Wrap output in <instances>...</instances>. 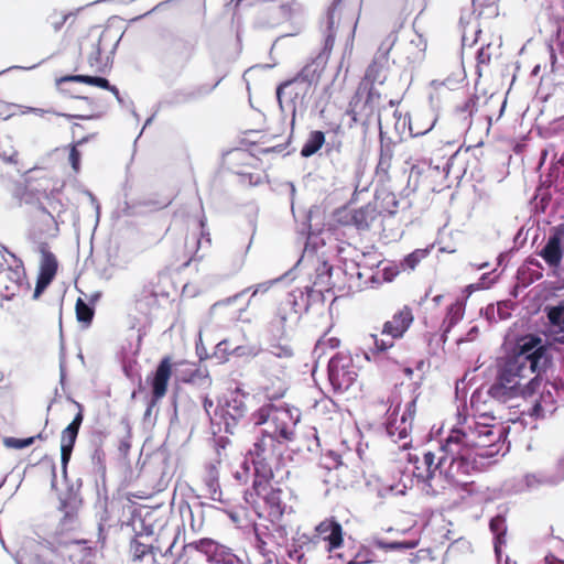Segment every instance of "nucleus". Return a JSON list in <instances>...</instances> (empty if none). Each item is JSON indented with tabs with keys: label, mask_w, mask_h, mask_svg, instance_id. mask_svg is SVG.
I'll return each instance as SVG.
<instances>
[{
	"label": "nucleus",
	"mask_w": 564,
	"mask_h": 564,
	"mask_svg": "<svg viewBox=\"0 0 564 564\" xmlns=\"http://www.w3.org/2000/svg\"><path fill=\"white\" fill-rule=\"evenodd\" d=\"M503 427L476 424L468 430L454 427L442 444L441 449L451 455L449 471L469 475L479 469L478 458L498 455L505 445L501 442Z\"/></svg>",
	"instance_id": "1"
},
{
	"label": "nucleus",
	"mask_w": 564,
	"mask_h": 564,
	"mask_svg": "<svg viewBox=\"0 0 564 564\" xmlns=\"http://www.w3.org/2000/svg\"><path fill=\"white\" fill-rule=\"evenodd\" d=\"M543 377L533 375L528 367L521 366L505 352L497 360V371L494 382L488 388V395L500 403H507L516 398H531L540 391Z\"/></svg>",
	"instance_id": "2"
},
{
	"label": "nucleus",
	"mask_w": 564,
	"mask_h": 564,
	"mask_svg": "<svg viewBox=\"0 0 564 564\" xmlns=\"http://www.w3.org/2000/svg\"><path fill=\"white\" fill-rule=\"evenodd\" d=\"M254 480L253 490L257 496L264 502L263 513H259L260 518H264L269 524H264L263 534L269 542L280 546L279 540L282 539V490L272 484V469L262 470L260 462L254 463Z\"/></svg>",
	"instance_id": "3"
},
{
	"label": "nucleus",
	"mask_w": 564,
	"mask_h": 564,
	"mask_svg": "<svg viewBox=\"0 0 564 564\" xmlns=\"http://www.w3.org/2000/svg\"><path fill=\"white\" fill-rule=\"evenodd\" d=\"M506 352L533 375L545 376L553 366L552 345L549 338L527 333L506 339Z\"/></svg>",
	"instance_id": "4"
},
{
	"label": "nucleus",
	"mask_w": 564,
	"mask_h": 564,
	"mask_svg": "<svg viewBox=\"0 0 564 564\" xmlns=\"http://www.w3.org/2000/svg\"><path fill=\"white\" fill-rule=\"evenodd\" d=\"M336 30H335V18L334 9H328L326 13V28L324 30V46L318 55L307 63L292 79H284V89H288L291 85L301 86V93H295L291 97L293 104V116L295 115V100H303L307 95L313 84H316L321 77L322 72L327 63L328 56L333 50L335 43ZM294 126V118L291 122Z\"/></svg>",
	"instance_id": "5"
},
{
	"label": "nucleus",
	"mask_w": 564,
	"mask_h": 564,
	"mask_svg": "<svg viewBox=\"0 0 564 564\" xmlns=\"http://www.w3.org/2000/svg\"><path fill=\"white\" fill-rule=\"evenodd\" d=\"M46 463L51 469V489L55 491L58 501L57 510L63 513L62 524L69 528L83 506V479L78 476H69L68 466L61 465L62 482L58 486L55 463L52 460H46Z\"/></svg>",
	"instance_id": "6"
},
{
	"label": "nucleus",
	"mask_w": 564,
	"mask_h": 564,
	"mask_svg": "<svg viewBox=\"0 0 564 564\" xmlns=\"http://www.w3.org/2000/svg\"><path fill=\"white\" fill-rule=\"evenodd\" d=\"M275 400L278 399H271L252 413V422L254 425L262 426L260 430L261 437L254 444L257 451L262 454L269 452L275 455L280 462L282 459V452H279V445L282 443V409L273 402Z\"/></svg>",
	"instance_id": "7"
},
{
	"label": "nucleus",
	"mask_w": 564,
	"mask_h": 564,
	"mask_svg": "<svg viewBox=\"0 0 564 564\" xmlns=\"http://www.w3.org/2000/svg\"><path fill=\"white\" fill-rule=\"evenodd\" d=\"M196 51V43L183 36H172L159 54L163 75L180 76L191 62Z\"/></svg>",
	"instance_id": "8"
},
{
	"label": "nucleus",
	"mask_w": 564,
	"mask_h": 564,
	"mask_svg": "<svg viewBox=\"0 0 564 564\" xmlns=\"http://www.w3.org/2000/svg\"><path fill=\"white\" fill-rule=\"evenodd\" d=\"M249 393L236 388L218 401L214 415L219 416L218 424H224L226 433L234 434L235 427L242 420L248 411L246 400Z\"/></svg>",
	"instance_id": "9"
},
{
	"label": "nucleus",
	"mask_w": 564,
	"mask_h": 564,
	"mask_svg": "<svg viewBox=\"0 0 564 564\" xmlns=\"http://www.w3.org/2000/svg\"><path fill=\"white\" fill-rule=\"evenodd\" d=\"M327 376L334 392H345L352 387L358 373L350 356L336 352L328 361Z\"/></svg>",
	"instance_id": "10"
},
{
	"label": "nucleus",
	"mask_w": 564,
	"mask_h": 564,
	"mask_svg": "<svg viewBox=\"0 0 564 564\" xmlns=\"http://www.w3.org/2000/svg\"><path fill=\"white\" fill-rule=\"evenodd\" d=\"M381 94L372 85H360L349 101L348 115L354 122L366 124L373 116Z\"/></svg>",
	"instance_id": "11"
},
{
	"label": "nucleus",
	"mask_w": 564,
	"mask_h": 564,
	"mask_svg": "<svg viewBox=\"0 0 564 564\" xmlns=\"http://www.w3.org/2000/svg\"><path fill=\"white\" fill-rule=\"evenodd\" d=\"M193 551L204 554L209 563L241 564L239 557L229 547L209 538H204L183 546L184 555Z\"/></svg>",
	"instance_id": "12"
},
{
	"label": "nucleus",
	"mask_w": 564,
	"mask_h": 564,
	"mask_svg": "<svg viewBox=\"0 0 564 564\" xmlns=\"http://www.w3.org/2000/svg\"><path fill=\"white\" fill-rule=\"evenodd\" d=\"M225 162L234 173L243 178L248 177V182L251 185L259 183L260 175L248 171V169L254 167L258 163V158L249 151L245 149H234L226 154Z\"/></svg>",
	"instance_id": "13"
},
{
	"label": "nucleus",
	"mask_w": 564,
	"mask_h": 564,
	"mask_svg": "<svg viewBox=\"0 0 564 564\" xmlns=\"http://www.w3.org/2000/svg\"><path fill=\"white\" fill-rule=\"evenodd\" d=\"M219 84L217 82L215 85H199L192 88H181L175 89L169 94H166L158 104L159 108H171L180 105L188 104L192 101H196L209 95L216 86Z\"/></svg>",
	"instance_id": "14"
},
{
	"label": "nucleus",
	"mask_w": 564,
	"mask_h": 564,
	"mask_svg": "<svg viewBox=\"0 0 564 564\" xmlns=\"http://www.w3.org/2000/svg\"><path fill=\"white\" fill-rule=\"evenodd\" d=\"M79 408L78 413L74 416L73 421L62 431L61 435V465L68 466L72 453L82 426L84 415L83 409L79 403H76Z\"/></svg>",
	"instance_id": "15"
},
{
	"label": "nucleus",
	"mask_w": 564,
	"mask_h": 564,
	"mask_svg": "<svg viewBox=\"0 0 564 564\" xmlns=\"http://www.w3.org/2000/svg\"><path fill=\"white\" fill-rule=\"evenodd\" d=\"M171 376V358L165 356L161 359L155 370L148 377L151 387V395L154 397V401H160L165 395Z\"/></svg>",
	"instance_id": "16"
},
{
	"label": "nucleus",
	"mask_w": 564,
	"mask_h": 564,
	"mask_svg": "<svg viewBox=\"0 0 564 564\" xmlns=\"http://www.w3.org/2000/svg\"><path fill=\"white\" fill-rule=\"evenodd\" d=\"M305 10L296 0H284V37L297 35L305 25Z\"/></svg>",
	"instance_id": "17"
},
{
	"label": "nucleus",
	"mask_w": 564,
	"mask_h": 564,
	"mask_svg": "<svg viewBox=\"0 0 564 564\" xmlns=\"http://www.w3.org/2000/svg\"><path fill=\"white\" fill-rule=\"evenodd\" d=\"M317 536L326 542L325 549L332 552L339 549L344 543V531L341 524L334 518H327L316 525Z\"/></svg>",
	"instance_id": "18"
},
{
	"label": "nucleus",
	"mask_w": 564,
	"mask_h": 564,
	"mask_svg": "<svg viewBox=\"0 0 564 564\" xmlns=\"http://www.w3.org/2000/svg\"><path fill=\"white\" fill-rule=\"evenodd\" d=\"M288 185L291 187V210L296 223V231L306 239V249L311 246L312 237L319 232V229H314L312 225L313 208L310 209H296L294 206V193L295 186L289 182Z\"/></svg>",
	"instance_id": "19"
},
{
	"label": "nucleus",
	"mask_w": 564,
	"mask_h": 564,
	"mask_svg": "<svg viewBox=\"0 0 564 564\" xmlns=\"http://www.w3.org/2000/svg\"><path fill=\"white\" fill-rule=\"evenodd\" d=\"M564 480V459H560L554 471H538L527 474L524 482L529 490H538L541 487H555Z\"/></svg>",
	"instance_id": "20"
},
{
	"label": "nucleus",
	"mask_w": 564,
	"mask_h": 564,
	"mask_svg": "<svg viewBox=\"0 0 564 564\" xmlns=\"http://www.w3.org/2000/svg\"><path fill=\"white\" fill-rule=\"evenodd\" d=\"M379 137L380 149L379 160L376 166V176L380 183L384 184L391 180L389 171L391 169L392 159L394 155L395 143L391 140V138L384 137L382 130H380Z\"/></svg>",
	"instance_id": "21"
},
{
	"label": "nucleus",
	"mask_w": 564,
	"mask_h": 564,
	"mask_svg": "<svg viewBox=\"0 0 564 564\" xmlns=\"http://www.w3.org/2000/svg\"><path fill=\"white\" fill-rule=\"evenodd\" d=\"M536 254L543 259L550 269L555 271L561 267L564 257V248L553 228L550 230L546 242L536 251Z\"/></svg>",
	"instance_id": "22"
},
{
	"label": "nucleus",
	"mask_w": 564,
	"mask_h": 564,
	"mask_svg": "<svg viewBox=\"0 0 564 564\" xmlns=\"http://www.w3.org/2000/svg\"><path fill=\"white\" fill-rule=\"evenodd\" d=\"M413 319L412 311L404 306L392 316V319L383 324L382 334L391 336L392 339L402 338L413 323Z\"/></svg>",
	"instance_id": "23"
},
{
	"label": "nucleus",
	"mask_w": 564,
	"mask_h": 564,
	"mask_svg": "<svg viewBox=\"0 0 564 564\" xmlns=\"http://www.w3.org/2000/svg\"><path fill=\"white\" fill-rule=\"evenodd\" d=\"M557 397L550 389L549 384L544 382L543 389L540 391L539 398H536L530 409L528 410V414L534 419H542L545 416V413H553L555 410V403L557 402Z\"/></svg>",
	"instance_id": "24"
},
{
	"label": "nucleus",
	"mask_w": 564,
	"mask_h": 564,
	"mask_svg": "<svg viewBox=\"0 0 564 564\" xmlns=\"http://www.w3.org/2000/svg\"><path fill=\"white\" fill-rule=\"evenodd\" d=\"M543 270L544 268L538 259L527 258L517 271L518 285L521 289L528 288L543 276Z\"/></svg>",
	"instance_id": "25"
},
{
	"label": "nucleus",
	"mask_w": 564,
	"mask_h": 564,
	"mask_svg": "<svg viewBox=\"0 0 564 564\" xmlns=\"http://www.w3.org/2000/svg\"><path fill=\"white\" fill-rule=\"evenodd\" d=\"M489 529L494 536V551L497 563L500 564L502 561V546L506 544L507 534V520L506 516L501 512L497 513L489 521Z\"/></svg>",
	"instance_id": "26"
},
{
	"label": "nucleus",
	"mask_w": 564,
	"mask_h": 564,
	"mask_svg": "<svg viewBox=\"0 0 564 564\" xmlns=\"http://www.w3.org/2000/svg\"><path fill=\"white\" fill-rule=\"evenodd\" d=\"M544 313L553 329V341L564 345V301L545 305Z\"/></svg>",
	"instance_id": "27"
},
{
	"label": "nucleus",
	"mask_w": 564,
	"mask_h": 564,
	"mask_svg": "<svg viewBox=\"0 0 564 564\" xmlns=\"http://www.w3.org/2000/svg\"><path fill=\"white\" fill-rule=\"evenodd\" d=\"M390 47H383L382 45L378 48L371 64L367 67L365 74V80L370 82L373 86L375 83L383 84L386 75H382L384 67L388 64V55Z\"/></svg>",
	"instance_id": "28"
},
{
	"label": "nucleus",
	"mask_w": 564,
	"mask_h": 564,
	"mask_svg": "<svg viewBox=\"0 0 564 564\" xmlns=\"http://www.w3.org/2000/svg\"><path fill=\"white\" fill-rule=\"evenodd\" d=\"M444 453L445 455L440 457L437 464H435V454L431 451L425 452L423 454V465L425 467L424 471H421V467L416 466L414 471L415 477L430 486V481L434 477L435 471L442 468L448 458L451 459V455H448L446 452Z\"/></svg>",
	"instance_id": "29"
},
{
	"label": "nucleus",
	"mask_w": 564,
	"mask_h": 564,
	"mask_svg": "<svg viewBox=\"0 0 564 564\" xmlns=\"http://www.w3.org/2000/svg\"><path fill=\"white\" fill-rule=\"evenodd\" d=\"M36 251L41 253L39 276L54 280L58 262L55 254L48 249L47 242H40L36 247Z\"/></svg>",
	"instance_id": "30"
},
{
	"label": "nucleus",
	"mask_w": 564,
	"mask_h": 564,
	"mask_svg": "<svg viewBox=\"0 0 564 564\" xmlns=\"http://www.w3.org/2000/svg\"><path fill=\"white\" fill-rule=\"evenodd\" d=\"M378 210L376 204L368 203L350 213V224L359 230H367L377 219Z\"/></svg>",
	"instance_id": "31"
},
{
	"label": "nucleus",
	"mask_w": 564,
	"mask_h": 564,
	"mask_svg": "<svg viewBox=\"0 0 564 564\" xmlns=\"http://www.w3.org/2000/svg\"><path fill=\"white\" fill-rule=\"evenodd\" d=\"M431 170L432 164L427 161H421L412 164L410 167L406 186L403 192H406V195L415 193L419 189L422 180L427 176Z\"/></svg>",
	"instance_id": "32"
},
{
	"label": "nucleus",
	"mask_w": 564,
	"mask_h": 564,
	"mask_svg": "<svg viewBox=\"0 0 564 564\" xmlns=\"http://www.w3.org/2000/svg\"><path fill=\"white\" fill-rule=\"evenodd\" d=\"M398 411H399V409H395L388 416L386 422L383 423L387 435L389 437H391V438L397 436V440H394V442L403 441V440L408 438L409 435H410V431L412 429V423L411 422H409V424L408 423L402 424L400 422V424L397 425V423H398V419H397Z\"/></svg>",
	"instance_id": "33"
},
{
	"label": "nucleus",
	"mask_w": 564,
	"mask_h": 564,
	"mask_svg": "<svg viewBox=\"0 0 564 564\" xmlns=\"http://www.w3.org/2000/svg\"><path fill=\"white\" fill-rule=\"evenodd\" d=\"M324 144L326 145V151L328 152L330 143L326 142L324 132L321 130L312 131L301 149V156L311 158L317 153Z\"/></svg>",
	"instance_id": "34"
},
{
	"label": "nucleus",
	"mask_w": 564,
	"mask_h": 564,
	"mask_svg": "<svg viewBox=\"0 0 564 564\" xmlns=\"http://www.w3.org/2000/svg\"><path fill=\"white\" fill-rule=\"evenodd\" d=\"M333 265L325 259L318 261V265L315 269V281L314 285L321 290H329L332 285Z\"/></svg>",
	"instance_id": "35"
},
{
	"label": "nucleus",
	"mask_w": 564,
	"mask_h": 564,
	"mask_svg": "<svg viewBox=\"0 0 564 564\" xmlns=\"http://www.w3.org/2000/svg\"><path fill=\"white\" fill-rule=\"evenodd\" d=\"M205 485L212 500L224 502L219 486V473L214 464L208 466Z\"/></svg>",
	"instance_id": "36"
},
{
	"label": "nucleus",
	"mask_w": 564,
	"mask_h": 564,
	"mask_svg": "<svg viewBox=\"0 0 564 564\" xmlns=\"http://www.w3.org/2000/svg\"><path fill=\"white\" fill-rule=\"evenodd\" d=\"M464 313L465 304L458 300L447 307L445 318L442 323V325L445 326V333H451L452 328L463 318Z\"/></svg>",
	"instance_id": "37"
},
{
	"label": "nucleus",
	"mask_w": 564,
	"mask_h": 564,
	"mask_svg": "<svg viewBox=\"0 0 564 564\" xmlns=\"http://www.w3.org/2000/svg\"><path fill=\"white\" fill-rule=\"evenodd\" d=\"M10 257L13 259L14 265H10L8 268V280L14 283L17 286H22L24 283H26V286L30 288V284L26 282V273L23 261L14 253H10Z\"/></svg>",
	"instance_id": "38"
},
{
	"label": "nucleus",
	"mask_w": 564,
	"mask_h": 564,
	"mask_svg": "<svg viewBox=\"0 0 564 564\" xmlns=\"http://www.w3.org/2000/svg\"><path fill=\"white\" fill-rule=\"evenodd\" d=\"M18 564H64V561L53 553L44 554H19Z\"/></svg>",
	"instance_id": "39"
},
{
	"label": "nucleus",
	"mask_w": 564,
	"mask_h": 564,
	"mask_svg": "<svg viewBox=\"0 0 564 564\" xmlns=\"http://www.w3.org/2000/svg\"><path fill=\"white\" fill-rule=\"evenodd\" d=\"M429 254L427 249H415L411 253L406 254L401 261H400V268L403 271H412L416 268V265L421 262L422 259H424Z\"/></svg>",
	"instance_id": "40"
},
{
	"label": "nucleus",
	"mask_w": 564,
	"mask_h": 564,
	"mask_svg": "<svg viewBox=\"0 0 564 564\" xmlns=\"http://www.w3.org/2000/svg\"><path fill=\"white\" fill-rule=\"evenodd\" d=\"M375 544L378 549L383 551H405L411 550L416 546V542L414 541H384L382 539H377Z\"/></svg>",
	"instance_id": "41"
},
{
	"label": "nucleus",
	"mask_w": 564,
	"mask_h": 564,
	"mask_svg": "<svg viewBox=\"0 0 564 564\" xmlns=\"http://www.w3.org/2000/svg\"><path fill=\"white\" fill-rule=\"evenodd\" d=\"M77 321L85 326H89L94 318V307L78 297L75 306Z\"/></svg>",
	"instance_id": "42"
},
{
	"label": "nucleus",
	"mask_w": 564,
	"mask_h": 564,
	"mask_svg": "<svg viewBox=\"0 0 564 564\" xmlns=\"http://www.w3.org/2000/svg\"><path fill=\"white\" fill-rule=\"evenodd\" d=\"M281 322L282 319L276 318L272 321L269 326V332L271 333V336L269 337L271 348L270 352L279 358L282 356V346L280 344V336L275 334V332L278 333L280 330Z\"/></svg>",
	"instance_id": "43"
},
{
	"label": "nucleus",
	"mask_w": 564,
	"mask_h": 564,
	"mask_svg": "<svg viewBox=\"0 0 564 564\" xmlns=\"http://www.w3.org/2000/svg\"><path fill=\"white\" fill-rule=\"evenodd\" d=\"M376 198L381 199V207L389 215L393 216L397 213L399 200L392 192H377Z\"/></svg>",
	"instance_id": "44"
},
{
	"label": "nucleus",
	"mask_w": 564,
	"mask_h": 564,
	"mask_svg": "<svg viewBox=\"0 0 564 564\" xmlns=\"http://www.w3.org/2000/svg\"><path fill=\"white\" fill-rule=\"evenodd\" d=\"M185 381L202 388H207L212 384L207 369L202 368L193 369Z\"/></svg>",
	"instance_id": "45"
},
{
	"label": "nucleus",
	"mask_w": 564,
	"mask_h": 564,
	"mask_svg": "<svg viewBox=\"0 0 564 564\" xmlns=\"http://www.w3.org/2000/svg\"><path fill=\"white\" fill-rule=\"evenodd\" d=\"M18 156V151L12 145L11 139L6 138L0 140V159L7 163L17 164L15 158Z\"/></svg>",
	"instance_id": "46"
},
{
	"label": "nucleus",
	"mask_w": 564,
	"mask_h": 564,
	"mask_svg": "<svg viewBox=\"0 0 564 564\" xmlns=\"http://www.w3.org/2000/svg\"><path fill=\"white\" fill-rule=\"evenodd\" d=\"M35 438H42V434L40 433L36 436H30L25 438H17V437H6L3 443L7 447L22 449L31 446Z\"/></svg>",
	"instance_id": "47"
},
{
	"label": "nucleus",
	"mask_w": 564,
	"mask_h": 564,
	"mask_svg": "<svg viewBox=\"0 0 564 564\" xmlns=\"http://www.w3.org/2000/svg\"><path fill=\"white\" fill-rule=\"evenodd\" d=\"M375 557L373 551L362 546L346 564H371L376 561Z\"/></svg>",
	"instance_id": "48"
},
{
	"label": "nucleus",
	"mask_w": 564,
	"mask_h": 564,
	"mask_svg": "<svg viewBox=\"0 0 564 564\" xmlns=\"http://www.w3.org/2000/svg\"><path fill=\"white\" fill-rule=\"evenodd\" d=\"M105 452L100 447H96L91 454V463L94 465V469L97 474H100L102 477L106 474V464H105Z\"/></svg>",
	"instance_id": "49"
},
{
	"label": "nucleus",
	"mask_w": 564,
	"mask_h": 564,
	"mask_svg": "<svg viewBox=\"0 0 564 564\" xmlns=\"http://www.w3.org/2000/svg\"><path fill=\"white\" fill-rule=\"evenodd\" d=\"M90 75H66L56 79V85L59 87L62 91L66 93L67 90L63 86L67 83H82L90 85Z\"/></svg>",
	"instance_id": "50"
},
{
	"label": "nucleus",
	"mask_w": 564,
	"mask_h": 564,
	"mask_svg": "<svg viewBox=\"0 0 564 564\" xmlns=\"http://www.w3.org/2000/svg\"><path fill=\"white\" fill-rule=\"evenodd\" d=\"M86 141H87V138H82L79 141H77L70 148L68 160H69L70 166L75 173H78L80 170V159H82V153L79 152L77 147L84 144Z\"/></svg>",
	"instance_id": "51"
},
{
	"label": "nucleus",
	"mask_w": 564,
	"mask_h": 564,
	"mask_svg": "<svg viewBox=\"0 0 564 564\" xmlns=\"http://www.w3.org/2000/svg\"><path fill=\"white\" fill-rule=\"evenodd\" d=\"M100 41L101 39L91 45V52L87 58L89 66L96 68L97 70H102Z\"/></svg>",
	"instance_id": "52"
},
{
	"label": "nucleus",
	"mask_w": 564,
	"mask_h": 564,
	"mask_svg": "<svg viewBox=\"0 0 564 564\" xmlns=\"http://www.w3.org/2000/svg\"><path fill=\"white\" fill-rule=\"evenodd\" d=\"M479 96L477 94L471 95L463 105L456 107L457 112H468L469 117H473L478 110Z\"/></svg>",
	"instance_id": "53"
},
{
	"label": "nucleus",
	"mask_w": 564,
	"mask_h": 564,
	"mask_svg": "<svg viewBox=\"0 0 564 564\" xmlns=\"http://www.w3.org/2000/svg\"><path fill=\"white\" fill-rule=\"evenodd\" d=\"M230 344L228 340L224 339L219 341L216 347L213 357H215L219 364L227 360V357L231 352Z\"/></svg>",
	"instance_id": "54"
},
{
	"label": "nucleus",
	"mask_w": 564,
	"mask_h": 564,
	"mask_svg": "<svg viewBox=\"0 0 564 564\" xmlns=\"http://www.w3.org/2000/svg\"><path fill=\"white\" fill-rule=\"evenodd\" d=\"M492 272H486L480 275L478 281L476 283H470L467 285L468 289H482L487 290L491 288L495 283L497 278L491 276Z\"/></svg>",
	"instance_id": "55"
},
{
	"label": "nucleus",
	"mask_w": 564,
	"mask_h": 564,
	"mask_svg": "<svg viewBox=\"0 0 564 564\" xmlns=\"http://www.w3.org/2000/svg\"><path fill=\"white\" fill-rule=\"evenodd\" d=\"M371 339L373 341V348L370 349L372 354L384 352L394 345L392 338L390 340H384L379 339L377 335H371Z\"/></svg>",
	"instance_id": "56"
},
{
	"label": "nucleus",
	"mask_w": 564,
	"mask_h": 564,
	"mask_svg": "<svg viewBox=\"0 0 564 564\" xmlns=\"http://www.w3.org/2000/svg\"><path fill=\"white\" fill-rule=\"evenodd\" d=\"M281 281H282V275L278 276V278H274V279H271V280H268V281H264V282H261V283H258L253 288V292L251 294V297L256 296L258 293H261V294L267 293L272 286L279 284Z\"/></svg>",
	"instance_id": "57"
},
{
	"label": "nucleus",
	"mask_w": 564,
	"mask_h": 564,
	"mask_svg": "<svg viewBox=\"0 0 564 564\" xmlns=\"http://www.w3.org/2000/svg\"><path fill=\"white\" fill-rule=\"evenodd\" d=\"M513 305L508 301H499L496 305L498 319L505 321L511 316Z\"/></svg>",
	"instance_id": "58"
},
{
	"label": "nucleus",
	"mask_w": 564,
	"mask_h": 564,
	"mask_svg": "<svg viewBox=\"0 0 564 564\" xmlns=\"http://www.w3.org/2000/svg\"><path fill=\"white\" fill-rule=\"evenodd\" d=\"M122 370L128 379H130V380H134L135 378L140 379L139 372L137 370V361L135 360H123L122 361Z\"/></svg>",
	"instance_id": "59"
},
{
	"label": "nucleus",
	"mask_w": 564,
	"mask_h": 564,
	"mask_svg": "<svg viewBox=\"0 0 564 564\" xmlns=\"http://www.w3.org/2000/svg\"><path fill=\"white\" fill-rule=\"evenodd\" d=\"M401 268L400 264L397 265L394 263L387 264L382 269V279L384 282H392L394 278L399 274Z\"/></svg>",
	"instance_id": "60"
},
{
	"label": "nucleus",
	"mask_w": 564,
	"mask_h": 564,
	"mask_svg": "<svg viewBox=\"0 0 564 564\" xmlns=\"http://www.w3.org/2000/svg\"><path fill=\"white\" fill-rule=\"evenodd\" d=\"M131 549L134 553L135 558L141 560L149 552V546L137 539L131 541Z\"/></svg>",
	"instance_id": "61"
},
{
	"label": "nucleus",
	"mask_w": 564,
	"mask_h": 564,
	"mask_svg": "<svg viewBox=\"0 0 564 564\" xmlns=\"http://www.w3.org/2000/svg\"><path fill=\"white\" fill-rule=\"evenodd\" d=\"M52 283V280L39 276L36 278V284L33 293V300H37L42 293L48 288Z\"/></svg>",
	"instance_id": "62"
},
{
	"label": "nucleus",
	"mask_w": 564,
	"mask_h": 564,
	"mask_svg": "<svg viewBox=\"0 0 564 564\" xmlns=\"http://www.w3.org/2000/svg\"><path fill=\"white\" fill-rule=\"evenodd\" d=\"M301 415H302V413H301L300 409L284 403V416H288L289 420L294 425H296L301 421Z\"/></svg>",
	"instance_id": "63"
},
{
	"label": "nucleus",
	"mask_w": 564,
	"mask_h": 564,
	"mask_svg": "<svg viewBox=\"0 0 564 564\" xmlns=\"http://www.w3.org/2000/svg\"><path fill=\"white\" fill-rule=\"evenodd\" d=\"M550 389L554 392L558 400H564V381L556 379L554 381H545Z\"/></svg>",
	"instance_id": "64"
}]
</instances>
